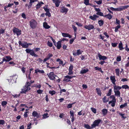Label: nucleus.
<instances>
[{
	"label": "nucleus",
	"mask_w": 129,
	"mask_h": 129,
	"mask_svg": "<svg viewBox=\"0 0 129 129\" xmlns=\"http://www.w3.org/2000/svg\"><path fill=\"white\" fill-rule=\"evenodd\" d=\"M36 8L37 9L39 8L41 6V4L39 3L37 4L36 6Z\"/></svg>",
	"instance_id": "13d9d810"
},
{
	"label": "nucleus",
	"mask_w": 129,
	"mask_h": 129,
	"mask_svg": "<svg viewBox=\"0 0 129 129\" xmlns=\"http://www.w3.org/2000/svg\"><path fill=\"white\" fill-rule=\"evenodd\" d=\"M89 71L88 69L86 68V69H83L82 70L80 71V73L81 74H83L86 73Z\"/></svg>",
	"instance_id": "5701e85b"
},
{
	"label": "nucleus",
	"mask_w": 129,
	"mask_h": 129,
	"mask_svg": "<svg viewBox=\"0 0 129 129\" xmlns=\"http://www.w3.org/2000/svg\"><path fill=\"white\" fill-rule=\"evenodd\" d=\"M13 32L16 33L17 36L20 35L21 34V30L17 28H15L13 30Z\"/></svg>",
	"instance_id": "9d476101"
},
{
	"label": "nucleus",
	"mask_w": 129,
	"mask_h": 129,
	"mask_svg": "<svg viewBox=\"0 0 129 129\" xmlns=\"http://www.w3.org/2000/svg\"><path fill=\"white\" fill-rule=\"evenodd\" d=\"M84 27L86 29L90 30L91 29H93L94 27L92 24H89L88 25H85L84 26Z\"/></svg>",
	"instance_id": "f8f14e48"
},
{
	"label": "nucleus",
	"mask_w": 129,
	"mask_h": 129,
	"mask_svg": "<svg viewBox=\"0 0 129 129\" xmlns=\"http://www.w3.org/2000/svg\"><path fill=\"white\" fill-rule=\"evenodd\" d=\"M101 122H102V120L101 119H98L95 120L93 122V124L91 125L92 127L94 128L96 126H98L99 124Z\"/></svg>",
	"instance_id": "39448f33"
},
{
	"label": "nucleus",
	"mask_w": 129,
	"mask_h": 129,
	"mask_svg": "<svg viewBox=\"0 0 129 129\" xmlns=\"http://www.w3.org/2000/svg\"><path fill=\"white\" fill-rule=\"evenodd\" d=\"M99 17V16L95 14H94L93 16H90L89 17V18L94 21L96 20V18Z\"/></svg>",
	"instance_id": "4468645a"
},
{
	"label": "nucleus",
	"mask_w": 129,
	"mask_h": 129,
	"mask_svg": "<svg viewBox=\"0 0 129 129\" xmlns=\"http://www.w3.org/2000/svg\"><path fill=\"white\" fill-rule=\"evenodd\" d=\"M104 17L109 19H111L112 17V16L109 13L104 15Z\"/></svg>",
	"instance_id": "4be33fe9"
},
{
	"label": "nucleus",
	"mask_w": 129,
	"mask_h": 129,
	"mask_svg": "<svg viewBox=\"0 0 129 129\" xmlns=\"http://www.w3.org/2000/svg\"><path fill=\"white\" fill-rule=\"evenodd\" d=\"M115 73L117 76H119L120 69L119 68L116 69H115Z\"/></svg>",
	"instance_id": "2f4dec72"
},
{
	"label": "nucleus",
	"mask_w": 129,
	"mask_h": 129,
	"mask_svg": "<svg viewBox=\"0 0 129 129\" xmlns=\"http://www.w3.org/2000/svg\"><path fill=\"white\" fill-rule=\"evenodd\" d=\"M129 7L128 5L125 6H121V7L118 8H115L113 7H110V9L111 10L113 11H119L124 10L125 9Z\"/></svg>",
	"instance_id": "f03ea898"
},
{
	"label": "nucleus",
	"mask_w": 129,
	"mask_h": 129,
	"mask_svg": "<svg viewBox=\"0 0 129 129\" xmlns=\"http://www.w3.org/2000/svg\"><path fill=\"white\" fill-rule=\"evenodd\" d=\"M89 0H84V3L86 6L90 5L89 3Z\"/></svg>",
	"instance_id": "4c0bfd02"
},
{
	"label": "nucleus",
	"mask_w": 129,
	"mask_h": 129,
	"mask_svg": "<svg viewBox=\"0 0 129 129\" xmlns=\"http://www.w3.org/2000/svg\"><path fill=\"white\" fill-rule=\"evenodd\" d=\"M74 38H73L72 39L70 40V44H71L73 42L74 40Z\"/></svg>",
	"instance_id": "774afa93"
},
{
	"label": "nucleus",
	"mask_w": 129,
	"mask_h": 129,
	"mask_svg": "<svg viewBox=\"0 0 129 129\" xmlns=\"http://www.w3.org/2000/svg\"><path fill=\"white\" fill-rule=\"evenodd\" d=\"M117 43H111V45L113 47H115L117 46Z\"/></svg>",
	"instance_id": "603ef678"
},
{
	"label": "nucleus",
	"mask_w": 129,
	"mask_h": 129,
	"mask_svg": "<svg viewBox=\"0 0 129 129\" xmlns=\"http://www.w3.org/2000/svg\"><path fill=\"white\" fill-rule=\"evenodd\" d=\"M94 69L95 70L99 71L100 72H101L102 74H103L104 73L103 71H102L101 68H99L97 67H94Z\"/></svg>",
	"instance_id": "393cba45"
},
{
	"label": "nucleus",
	"mask_w": 129,
	"mask_h": 129,
	"mask_svg": "<svg viewBox=\"0 0 129 129\" xmlns=\"http://www.w3.org/2000/svg\"><path fill=\"white\" fill-rule=\"evenodd\" d=\"M34 81H28L26 83L25 85L22 88L20 93H26V92H28L30 90L31 88L29 87L31 84L33 83Z\"/></svg>",
	"instance_id": "f257e3e1"
},
{
	"label": "nucleus",
	"mask_w": 129,
	"mask_h": 129,
	"mask_svg": "<svg viewBox=\"0 0 129 129\" xmlns=\"http://www.w3.org/2000/svg\"><path fill=\"white\" fill-rule=\"evenodd\" d=\"M49 93L52 95L55 94L56 93V92L54 90L52 91H49Z\"/></svg>",
	"instance_id": "49530a36"
},
{
	"label": "nucleus",
	"mask_w": 129,
	"mask_h": 129,
	"mask_svg": "<svg viewBox=\"0 0 129 129\" xmlns=\"http://www.w3.org/2000/svg\"><path fill=\"white\" fill-rule=\"evenodd\" d=\"M98 23L99 26H102L104 24V21L101 19L100 20H99L98 21Z\"/></svg>",
	"instance_id": "a878e982"
},
{
	"label": "nucleus",
	"mask_w": 129,
	"mask_h": 129,
	"mask_svg": "<svg viewBox=\"0 0 129 129\" xmlns=\"http://www.w3.org/2000/svg\"><path fill=\"white\" fill-rule=\"evenodd\" d=\"M121 27V26L120 25H118L117 26L115 27V30H114L115 32H117L118 31L119 28H120Z\"/></svg>",
	"instance_id": "f704fd0d"
},
{
	"label": "nucleus",
	"mask_w": 129,
	"mask_h": 129,
	"mask_svg": "<svg viewBox=\"0 0 129 129\" xmlns=\"http://www.w3.org/2000/svg\"><path fill=\"white\" fill-rule=\"evenodd\" d=\"M91 109L92 111V112H93L95 114L96 113V110L95 109L93 108H91Z\"/></svg>",
	"instance_id": "8fccbe9b"
},
{
	"label": "nucleus",
	"mask_w": 129,
	"mask_h": 129,
	"mask_svg": "<svg viewBox=\"0 0 129 129\" xmlns=\"http://www.w3.org/2000/svg\"><path fill=\"white\" fill-rule=\"evenodd\" d=\"M114 92L115 93V95L118 96H120V92L118 90H114Z\"/></svg>",
	"instance_id": "c756f323"
},
{
	"label": "nucleus",
	"mask_w": 129,
	"mask_h": 129,
	"mask_svg": "<svg viewBox=\"0 0 129 129\" xmlns=\"http://www.w3.org/2000/svg\"><path fill=\"white\" fill-rule=\"evenodd\" d=\"M75 23L76 25L80 27L82 26L83 25V24L81 23H79L77 22H75Z\"/></svg>",
	"instance_id": "338daca9"
},
{
	"label": "nucleus",
	"mask_w": 129,
	"mask_h": 129,
	"mask_svg": "<svg viewBox=\"0 0 129 129\" xmlns=\"http://www.w3.org/2000/svg\"><path fill=\"white\" fill-rule=\"evenodd\" d=\"M127 107V103H125L121 105L120 106V108L122 109L124 108H126Z\"/></svg>",
	"instance_id": "bb28decb"
},
{
	"label": "nucleus",
	"mask_w": 129,
	"mask_h": 129,
	"mask_svg": "<svg viewBox=\"0 0 129 129\" xmlns=\"http://www.w3.org/2000/svg\"><path fill=\"white\" fill-rule=\"evenodd\" d=\"M103 102L104 103H106L109 101V99L106 97H104L103 99Z\"/></svg>",
	"instance_id": "c9c22d12"
},
{
	"label": "nucleus",
	"mask_w": 129,
	"mask_h": 129,
	"mask_svg": "<svg viewBox=\"0 0 129 129\" xmlns=\"http://www.w3.org/2000/svg\"><path fill=\"white\" fill-rule=\"evenodd\" d=\"M72 52L73 55L74 56H76L81 54L83 52V51H81L80 49H79L77 50L76 52H74V51Z\"/></svg>",
	"instance_id": "9b49d317"
},
{
	"label": "nucleus",
	"mask_w": 129,
	"mask_h": 129,
	"mask_svg": "<svg viewBox=\"0 0 129 129\" xmlns=\"http://www.w3.org/2000/svg\"><path fill=\"white\" fill-rule=\"evenodd\" d=\"M60 2V1H59V0H56L55 3V6L57 7H58L59 5V4Z\"/></svg>",
	"instance_id": "7c9ffc66"
},
{
	"label": "nucleus",
	"mask_w": 129,
	"mask_h": 129,
	"mask_svg": "<svg viewBox=\"0 0 129 129\" xmlns=\"http://www.w3.org/2000/svg\"><path fill=\"white\" fill-rule=\"evenodd\" d=\"M122 88V87L118 86H117L116 85H115L114 87V90H119L121 89Z\"/></svg>",
	"instance_id": "72a5a7b5"
},
{
	"label": "nucleus",
	"mask_w": 129,
	"mask_h": 129,
	"mask_svg": "<svg viewBox=\"0 0 129 129\" xmlns=\"http://www.w3.org/2000/svg\"><path fill=\"white\" fill-rule=\"evenodd\" d=\"M18 77V76L17 75H14L13 76H11V80H13V81H16Z\"/></svg>",
	"instance_id": "b1692460"
},
{
	"label": "nucleus",
	"mask_w": 129,
	"mask_h": 129,
	"mask_svg": "<svg viewBox=\"0 0 129 129\" xmlns=\"http://www.w3.org/2000/svg\"><path fill=\"white\" fill-rule=\"evenodd\" d=\"M30 74L31 72H28V71H27L26 74V77L29 80H30L31 79V78L30 76Z\"/></svg>",
	"instance_id": "412c9836"
},
{
	"label": "nucleus",
	"mask_w": 129,
	"mask_h": 129,
	"mask_svg": "<svg viewBox=\"0 0 129 129\" xmlns=\"http://www.w3.org/2000/svg\"><path fill=\"white\" fill-rule=\"evenodd\" d=\"M43 27L45 29H48L50 28V26L48 25L46 22H44L43 23Z\"/></svg>",
	"instance_id": "aec40b11"
},
{
	"label": "nucleus",
	"mask_w": 129,
	"mask_h": 129,
	"mask_svg": "<svg viewBox=\"0 0 129 129\" xmlns=\"http://www.w3.org/2000/svg\"><path fill=\"white\" fill-rule=\"evenodd\" d=\"M121 60V56H117L116 58V60L117 61L119 62Z\"/></svg>",
	"instance_id": "864d4df0"
},
{
	"label": "nucleus",
	"mask_w": 129,
	"mask_h": 129,
	"mask_svg": "<svg viewBox=\"0 0 129 129\" xmlns=\"http://www.w3.org/2000/svg\"><path fill=\"white\" fill-rule=\"evenodd\" d=\"M43 91V90L41 89H39L37 91V92L39 94H41L42 93Z\"/></svg>",
	"instance_id": "69168bd1"
},
{
	"label": "nucleus",
	"mask_w": 129,
	"mask_h": 129,
	"mask_svg": "<svg viewBox=\"0 0 129 129\" xmlns=\"http://www.w3.org/2000/svg\"><path fill=\"white\" fill-rule=\"evenodd\" d=\"M60 41L62 42V41H68L69 40L68 39L63 38L61 40H60Z\"/></svg>",
	"instance_id": "e2e57ef3"
},
{
	"label": "nucleus",
	"mask_w": 129,
	"mask_h": 129,
	"mask_svg": "<svg viewBox=\"0 0 129 129\" xmlns=\"http://www.w3.org/2000/svg\"><path fill=\"white\" fill-rule=\"evenodd\" d=\"M73 68V66L71 64H70V66L69 67V70L72 71Z\"/></svg>",
	"instance_id": "680f3d73"
},
{
	"label": "nucleus",
	"mask_w": 129,
	"mask_h": 129,
	"mask_svg": "<svg viewBox=\"0 0 129 129\" xmlns=\"http://www.w3.org/2000/svg\"><path fill=\"white\" fill-rule=\"evenodd\" d=\"M110 98L112 99V101H110L109 102V104H111V106L113 107L115 106V103L116 102V99L115 98L114 95H112L110 96Z\"/></svg>",
	"instance_id": "1a4fd4ad"
},
{
	"label": "nucleus",
	"mask_w": 129,
	"mask_h": 129,
	"mask_svg": "<svg viewBox=\"0 0 129 129\" xmlns=\"http://www.w3.org/2000/svg\"><path fill=\"white\" fill-rule=\"evenodd\" d=\"M47 44L48 46L50 47H52L53 46L52 43L49 41H48Z\"/></svg>",
	"instance_id": "a19ab883"
},
{
	"label": "nucleus",
	"mask_w": 129,
	"mask_h": 129,
	"mask_svg": "<svg viewBox=\"0 0 129 129\" xmlns=\"http://www.w3.org/2000/svg\"><path fill=\"white\" fill-rule=\"evenodd\" d=\"M34 86L37 88H40L41 86V85L39 84H35L34 85Z\"/></svg>",
	"instance_id": "3c124183"
},
{
	"label": "nucleus",
	"mask_w": 129,
	"mask_h": 129,
	"mask_svg": "<svg viewBox=\"0 0 129 129\" xmlns=\"http://www.w3.org/2000/svg\"><path fill=\"white\" fill-rule=\"evenodd\" d=\"M53 55L51 53H49L47 56V58L49 60L50 58H51Z\"/></svg>",
	"instance_id": "79ce46f5"
},
{
	"label": "nucleus",
	"mask_w": 129,
	"mask_h": 129,
	"mask_svg": "<svg viewBox=\"0 0 129 129\" xmlns=\"http://www.w3.org/2000/svg\"><path fill=\"white\" fill-rule=\"evenodd\" d=\"M118 48H119V50H122L124 49V48L123 47V44L121 42H120L119 44Z\"/></svg>",
	"instance_id": "cd10ccee"
},
{
	"label": "nucleus",
	"mask_w": 129,
	"mask_h": 129,
	"mask_svg": "<svg viewBox=\"0 0 129 129\" xmlns=\"http://www.w3.org/2000/svg\"><path fill=\"white\" fill-rule=\"evenodd\" d=\"M7 104V102L6 101H3L2 102V105L3 107L5 106Z\"/></svg>",
	"instance_id": "c03bdc74"
},
{
	"label": "nucleus",
	"mask_w": 129,
	"mask_h": 129,
	"mask_svg": "<svg viewBox=\"0 0 129 129\" xmlns=\"http://www.w3.org/2000/svg\"><path fill=\"white\" fill-rule=\"evenodd\" d=\"M98 57L100 60L102 59L103 60H104L107 58V57L106 56H102L100 53H99L98 54Z\"/></svg>",
	"instance_id": "dca6fc26"
},
{
	"label": "nucleus",
	"mask_w": 129,
	"mask_h": 129,
	"mask_svg": "<svg viewBox=\"0 0 129 129\" xmlns=\"http://www.w3.org/2000/svg\"><path fill=\"white\" fill-rule=\"evenodd\" d=\"M47 75L48 76V77L50 80H55V77H57V76L55 75L54 73L53 72H50L49 74H47Z\"/></svg>",
	"instance_id": "6e6552de"
},
{
	"label": "nucleus",
	"mask_w": 129,
	"mask_h": 129,
	"mask_svg": "<svg viewBox=\"0 0 129 129\" xmlns=\"http://www.w3.org/2000/svg\"><path fill=\"white\" fill-rule=\"evenodd\" d=\"M96 90L97 91V92L98 94L100 95H101V92L100 90V88H96Z\"/></svg>",
	"instance_id": "ea45409f"
},
{
	"label": "nucleus",
	"mask_w": 129,
	"mask_h": 129,
	"mask_svg": "<svg viewBox=\"0 0 129 129\" xmlns=\"http://www.w3.org/2000/svg\"><path fill=\"white\" fill-rule=\"evenodd\" d=\"M68 11V9L67 8H65L64 7H62L61 8L60 10L61 12L62 13H65L66 14Z\"/></svg>",
	"instance_id": "ddd939ff"
},
{
	"label": "nucleus",
	"mask_w": 129,
	"mask_h": 129,
	"mask_svg": "<svg viewBox=\"0 0 129 129\" xmlns=\"http://www.w3.org/2000/svg\"><path fill=\"white\" fill-rule=\"evenodd\" d=\"M2 59V61L1 62H0V64H3L4 61H9L12 59V58H11V57L9 56H5L3 57Z\"/></svg>",
	"instance_id": "0eeeda50"
},
{
	"label": "nucleus",
	"mask_w": 129,
	"mask_h": 129,
	"mask_svg": "<svg viewBox=\"0 0 129 129\" xmlns=\"http://www.w3.org/2000/svg\"><path fill=\"white\" fill-rule=\"evenodd\" d=\"M72 27L74 29V32L75 35V37L76 36V33L77 31V28L76 27L75 25H72Z\"/></svg>",
	"instance_id": "c85d7f7f"
},
{
	"label": "nucleus",
	"mask_w": 129,
	"mask_h": 129,
	"mask_svg": "<svg viewBox=\"0 0 129 129\" xmlns=\"http://www.w3.org/2000/svg\"><path fill=\"white\" fill-rule=\"evenodd\" d=\"M48 115V114L47 113H46L43 114V118L44 119L48 118L49 117Z\"/></svg>",
	"instance_id": "e433bc0d"
},
{
	"label": "nucleus",
	"mask_w": 129,
	"mask_h": 129,
	"mask_svg": "<svg viewBox=\"0 0 129 129\" xmlns=\"http://www.w3.org/2000/svg\"><path fill=\"white\" fill-rule=\"evenodd\" d=\"M45 15L46 16H48L49 17H50L51 16V14L50 13V12H46L45 13Z\"/></svg>",
	"instance_id": "6e6d98bb"
},
{
	"label": "nucleus",
	"mask_w": 129,
	"mask_h": 129,
	"mask_svg": "<svg viewBox=\"0 0 129 129\" xmlns=\"http://www.w3.org/2000/svg\"><path fill=\"white\" fill-rule=\"evenodd\" d=\"M110 79L111 81H116L115 79V76H111L110 77Z\"/></svg>",
	"instance_id": "5fc2aeb1"
},
{
	"label": "nucleus",
	"mask_w": 129,
	"mask_h": 129,
	"mask_svg": "<svg viewBox=\"0 0 129 129\" xmlns=\"http://www.w3.org/2000/svg\"><path fill=\"white\" fill-rule=\"evenodd\" d=\"M38 72L41 74H44V71L43 70H40L38 69H36L35 70V73L37 74Z\"/></svg>",
	"instance_id": "a211bd4d"
},
{
	"label": "nucleus",
	"mask_w": 129,
	"mask_h": 129,
	"mask_svg": "<svg viewBox=\"0 0 129 129\" xmlns=\"http://www.w3.org/2000/svg\"><path fill=\"white\" fill-rule=\"evenodd\" d=\"M96 14L97 15H100L101 16H104V15L103 14V13L101 12L100 11L99 12H98L96 13Z\"/></svg>",
	"instance_id": "37998d69"
},
{
	"label": "nucleus",
	"mask_w": 129,
	"mask_h": 129,
	"mask_svg": "<svg viewBox=\"0 0 129 129\" xmlns=\"http://www.w3.org/2000/svg\"><path fill=\"white\" fill-rule=\"evenodd\" d=\"M29 5H28V9H29L30 8H31V6H32V3H30V2L29 3V4H28Z\"/></svg>",
	"instance_id": "0e129e2a"
},
{
	"label": "nucleus",
	"mask_w": 129,
	"mask_h": 129,
	"mask_svg": "<svg viewBox=\"0 0 129 129\" xmlns=\"http://www.w3.org/2000/svg\"><path fill=\"white\" fill-rule=\"evenodd\" d=\"M61 42H62L59 40L57 42V43H56V46H55L58 49H60L61 47Z\"/></svg>",
	"instance_id": "2eb2a0df"
},
{
	"label": "nucleus",
	"mask_w": 129,
	"mask_h": 129,
	"mask_svg": "<svg viewBox=\"0 0 129 129\" xmlns=\"http://www.w3.org/2000/svg\"><path fill=\"white\" fill-rule=\"evenodd\" d=\"M32 115L34 117H36L37 118L40 117V114L36 111H34L32 113Z\"/></svg>",
	"instance_id": "f3484780"
},
{
	"label": "nucleus",
	"mask_w": 129,
	"mask_h": 129,
	"mask_svg": "<svg viewBox=\"0 0 129 129\" xmlns=\"http://www.w3.org/2000/svg\"><path fill=\"white\" fill-rule=\"evenodd\" d=\"M84 127L87 129H91L92 128L91 127H90L89 125L88 124H85L84 125Z\"/></svg>",
	"instance_id": "58836bf2"
},
{
	"label": "nucleus",
	"mask_w": 129,
	"mask_h": 129,
	"mask_svg": "<svg viewBox=\"0 0 129 129\" xmlns=\"http://www.w3.org/2000/svg\"><path fill=\"white\" fill-rule=\"evenodd\" d=\"M5 123V121L3 120H0V124L2 125H3Z\"/></svg>",
	"instance_id": "bf43d9fd"
},
{
	"label": "nucleus",
	"mask_w": 129,
	"mask_h": 129,
	"mask_svg": "<svg viewBox=\"0 0 129 129\" xmlns=\"http://www.w3.org/2000/svg\"><path fill=\"white\" fill-rule=\"evenodd\" d=\"M24 43H22L21 41H19L18 42V43L19 44V46L21 45L22 46V48H27L29 46L32 45V44L31 43H27L26 42H23Z\"/></svg>",
	"instance_id": "20e7f679"
},
{
	"label": "nucleus",
	"mask_w": 129,
	"mask_h": 129,
	"mask_svg": "<svg viewBox=\"0 0 129 129\" xmlns=\"http://www.w3.org/2000/svg\"><path fill=\"white\" fill-rule=\"evenodd\" d=\"M62 35L63 37H69V38H72L71 36L69 35L68 33H62Z\"/></svg>",
	"instance_id": "6ab92c4d"
},
{
	"label": "nucleus",
	"mask_w": 129,
	"mask_h": 129,
	"mask_svg": "<svg viewBox=\"0 0 129 129\" xmlns=\"http://www.w3.org/2000/svg\"><path fill=\"white\" fill-rule=\"evenodd\" d=\"M25 51L27 53H29L30 55L32 56L35 57L38 56V55L35 53L34 51L32 49H27L25 50Z\"/></svg>",
	"instance_id": "423d86ee"
},
{
	"label": "nucleus",
	"mask_w": 129,
	"mask_h": 129,
	"mask_svg": "<svg viewBox=\"0 0 129 129\" xmlns=\"http://www.w3.org/2000/svg\"><path fill=\"white\" fill-rule=\"evenodd\" d=\"M127 59L128 60V62L125 65V68H126L128 67H129V57H128Z\"/></svg>",
	"instance_id": "09e8293b"
},
{
	"label": "nucleus",
	"mask_w": 129,
	"mask_h": 129,
	"mask_svg": "<svg viewBox=\"0 0 129 129\" xmlns=\"http://www.w3.org/2000/svg\"><path fill=\"white\" fill-rule=\"evenodd\" d=\"M129 88V87L127 85H123L122 86V88L125 89H128Z\"/></svg>",
	"instance_id": "de8ad7c7"
},
{
	"label": "nucleus",
	"mask_w": 129,
	"mask_h": 129,
	"mask_svg": "<svg viewBox=\"0 0 129 129\" xmlns=\"http://www.w3.org/2000/svg\"><path fill=\"white\" fill-rule=\"evenodd\" d=\"M30 27L33 29H35L37 26V23L36 20L34 19H32L29 21Z\"/></svg>",
	"instance_id": "7ed1b4c3"
},
{
	"label": "nucleus",
	"mask_w": 129,
	"mask_h": 129,
	"mask_svg": "<svg viewBox=\"0 0 129 129\" xmlns=\"http://www.w3.org/2000/svg\"><path fill=\"white\" fill-rule=\"evenodd\" d=\"M96 3L98 5H100L102 3V0H100L99 1H97L96 2Z\"/></svg>",
	"instance_id": "052dcab7"
},
{
	"label": "nucleus",
	"mask_w": 129,
	"mask_h": 129,
	"mask_svg": "<svg viewBox=\"0 0 129 129\" xmlns=\"http://www.w3.org/2000/svg\"><path fill=\"white\" fill-rule=\"evenodd\" d=\"M43 8L46 12H49V10L47 8H47H46L45 7H43Z\"/></svg>",
	"instance_id": "4d7b16f0"
},
{
	"label": "nucleus",
	"mask_w": 129,
	"mask_h": 129,
	"mask_svg": "<svg viewBox=\"0 0 129 129\" xmlns=\"http://www.w3.org/2000/svg\"><path fill=\"white\" fill-rule=\"evenodd\" d=\"M107 112V110L106 109H103L102 110V112L103 115V116H104L105 115Z\"/></svg>",
	"instance_id": "473e14b6"
},
{
	"label": "nucleus",
	"mask_w": 129,
	"mask_h": 129,
	"mask_svg": "<svg viewBox=\"0 0 129 129\" xmlns=\"http://www.w3.org/2000/svg\"><path fill=\"white\" fill-rule=\"evenodd\" d=\"M119 114L120 115L122 116L123 118L125 119L126 118V116H125V114H122L121 112H119Z\"/></svg>",
	"instance_id": "a18cd8bd"
}]
</instances>
